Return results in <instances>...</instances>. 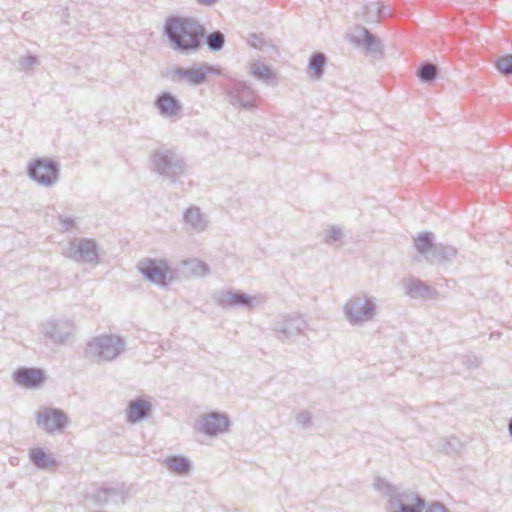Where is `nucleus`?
Listing matches in <instances>:
<instances>
[{
    "mask_svg": "<svg viewBox=\"0 0 512 512\" xmlns=\"http://www.w3.org/2000/svg\"><path fill=\"white\" fill-rule=\"evenodd\" d=\"M163 34L172 50L182 55H191L203 47L204 26L192 17L168 16Z\"/></svg>",
    "mask_w": 512,
    "mask_h": 512,
    "instance_id": "obj_1",
    "label": "nucleus"
},
{
    "mask_svg": "<svg viewBox=\"0 0 512 512\" xmlns=\"http://www.w3.org/2000/svg\"><path fill=\"white\" fill-rule=\"evenodd\" d=\"M150 170L169 184H179L187 174L188 164L174 149L159 148L150 154Z\"/></svg>",
    "mask_w": 512,
    "mask_h": 512,
    "instance_id": "obj_2",
    "label": "nucleus"
},
{
    "mask_svg": "<svg viewBox=\"0 0 512 512\" xmlns=\"http://www.w3.org/2000/svg\"><path fill=\"white\" fill-rule=\"evenodd\" d=\"M126 342L122 336L109 334L94 337L86 345L87 356L100 360L112 361L125 350Z\"/></svg>",
    "mask_w": 512,
    "mask_h": 512,
    "instance_id": "obj_3",
    "label": "nucleus"
},
{
    "mask_svg": "<svg viewBox=\"0 0 512 512\" xmlns=\"http://www.w3.org/2000/svg\"><path fill=\"white\" fill-rule=\"evenodd\" d=\"M221 86L232 106L244 110H252L257 107L256 92L248 82L235 77H227V82Z\"/></svg>",
    "mask_w": 512,
    "mask_h": 512,
    "instance_id": "obj_4",
    "label": "nucleus"
},
{
    "mask_svg": "<svg viewBox=\"0 0 512 512\" xmlns=\"http://www.w3.org/2000/svg\"><path fill=\"white\" fill-rule=\"evenodd\" d=\"M343 313L346 320L353 326H359L371 321L377 314L375 298L354 296L343 306Z\"/></svg>",
    "mask_w": 512,
    "mask_h": 512,
    "instance_id": "obj_5",
    "label": "nucleus"
},
{
    "mask_svg": "<svg viewBox=\"0 0 512 512\" xmlns=\"http://www.w3.org/2000/svg\"><path fill=\"white\" fill-rule=\"evenodd\" d=\"M60 170L61 166L56 160L38 157L28 163L26 173L37 184L43 187H52L59 180Z\"/></svg>",
    "mask_w": 512,
    "mask_h": 512,
    "instance_id": "obj_6",
    "label": "nucleus"
},
{
    "mask_svg": "<svg viewBox=\"0 0 512 512\" xmlns=\"http://www.w3.org/2000/svg\"><path fill=\"white\" fill-rule=\"evenodd\" d=\"M98 250L99 247L94 238H74L63 250V255L77 263L97 266L101 262Z\"/></svg>",
    "mask_w": 512,
    "mask_h": 512,
    "instance_id": "obj_7",
    "label": "nucleus"
},
{
    "mask_svg": "<svg viewBox=\"0 0 512 512\" xmlns=\"http://www.w3.org/2000/svg\"><path fill=\"white\" fill-rule=\"evenodd\" d=\"M137 269L144 279L159 287L165 288L173 280L171 267L165 259L146 257L138 262Z\"/></svg>",
    "mask_w": 512,
    "mask_h": 512,
    "instance_id": "obj_8",
    "label": "nucleus"
},
{
    "mask_svg": "<svg viewBox=\"0 0 512 512\" xmlns=\"http://www.w3.org/2000/svg\"><path fill=\"white\" fill-rule=\"evenodd\" d=\"M133 496V485L125 482L104 483L92 495L94 504L106 507L111 504H124Z\"/></svg>",
    "mask_w": 512,
    "mask_h": 512,
    "instance_id": "obj_9",
    "label": "nucleus"
},
{
    "mask_svg": "<svg viewBox=\"0 0 512 512\" xmlns=\"http://www.w3.org/2000/svg\"><path fill=\"white\" fill-rule=\"evenodd\" d=\"M426 501L418 493L411 490L398 489L388 499L387 512H423Z\"/></svg>",
    "mask_w": 512,
    "mask_h": 512,
    "instance_id": "obj_10",
    "label": "nucleus"
},
{
    "mask_svg": "<svg viewBox=\"0 0 512 512\" xmlns=\"http://www.w3.org/2000/svg\"><path fill=\"white\" fill-rule=\"evenodd\" d=\"M305 319L297 314H287L275 321L273 332L277 339L285 341L301 335L307 328Z\"/></svg>",
    "mask_w": 512,
    "mask_h": 512,
    "instance_id": "obj_11",
    "label": "nucleus"
},
{
    "mask_svg": "<svg viewBox=\"0 0 512 512\" xmlns=\"http://www.w3.org/2000/svg\"><path fill=\"white\" fill-rule=\"evenodd\" d=\"M214 300L217 304L224 308H247L251 309L255 305V297L241 291V290H223L214 295Z\"/></svg>",
    "mask_w": 512,
    "mask_h": 512,
    "instance_id": "obj_12",
    "label": "nucleus"
},
{
    "mask_svg": "<svg viewBox=\"0 0 512 512\" xmlns=\"http://www.w3.org/2000/svg\"><path fill=\"white\" fill-rule=\"evenodd\" d=\"M74 322L68 319H50L43 324V333L54 344H64L73 334Z\"/></svg>",
    "mask_w": 512,
    "mask_h": 512,
    "instance_id": "obj_13",
    "label": "nucleus"
},
{
    "mask_svg": "<svg viewBox=\"0 0 512 512\" xmlns=\"http://www.w3.org/2000/svg\"><path fill=\"white\" fill-rule=\"evenodd\" d=\"M69 419L67 414L57 408H45L43 412L36 415V423L46 432L62 431L68 425Z\"/></svg>",
    "mask_w": 512,
    "mask_h": 512,
    "instance_id": "obj_14",
    "label": "nucleus"
},
{
    "mask_svg": "<svg viewBox=\"0 0 512 512\" xmlns=\"http://www.w3.org/2000/svg\"><path fill=\"white\" fill-rule=\"evenodd\" d=\"M198 425L199 431L212 437L228 432L231 421L227 414L214 411L203 415Z\"/></svg>",
    "mask_w": 512,
    "mask_h": 512,
    "instance_id": "obj_15",
    "label": "nucleus"
},
{
    "mask_svg": "<svg viewBox=\"0 0 512 512\" xmlns=\"http://www.w3.org/2000/svg\"><path fill=\"white\" fill-rule=\"evenodd\" d=\"M44 370L35 367H20L13 372V380L24 388H39L45 382Z\"/></svg>",
    "mask_w": 512,
    "mask_h": 512,
    "instance_id": "obj_16",
    "label": "nucleus"
},
{
    "mask_svg": "<svg viewBox=\"0 0 512 512\" xmlns=\"http://www.w3.org/2000/svg\"><path fill=\"white\" fill-rule=\"evenodd\" d=\"M153 406L143 397L130 400L126 408V421L136 424L151 417Z\"/></svg>",
    "mask_w": 512,
    "mask_h": 512,
    "instance_id": "obj_17",
    "label": "nucleus"
},
{
    "mask_svg": "<svg viewBox=\"0 0 512 512\" xmlns=\"http://www.w3.org/2000/svg\"><path fill=\"white\" fill-rule=\"evenodd\" d=\"M202 75L201 67L198 63H193L192 66L188 68L177 66L170 73L173 82H185L190 86H200L204 84Z\"/></svg>",
    "mask_w": 512,
    "mask_h": 512,
    "instance_id": "obj_18",
    "label": "nucleus"
},
{
    "mask_svg": "<svg viewBox=\"0 0 512 512\" xmlns=\"http://www.w3.org/2000/svg\"><path fill=\"white\" fill-rule=\"evenodd\" d=\"M155 107L163 117L177 116L182 110L181 102L170 92L164 91L156 96Z\"/></svg>",
    "mask_w": 512,
    "mask_h": 512,
    "instance_id": "obj_19",
    "label": "nucleus"
},
{
    "mask_svg": "<svg viewBox=\"0 0 512 512\" xmlns=\"http://www.w3.org/2000/svg\"><path fill=\"white\" fill-rule=\"evenodd\" d=\"M405 289L411 298L433 299L438 295L436 289L416 278L409 279L405 283Z\"/></svg>",
    "mask_w": 512,
    "mask_h": 512,
    "instance_id": "obj_20",
    "label": "nucleus"
},
{
    "mask_svg": "<svg viewBox=\"0 0 512 512\" xmlns=\"http://www.w3.org/2000/svg\"><path fill=\"white\" fill-rule=\"evenodd\" d=\"M360 29L362 38L354 37L352 41L357 45H361L367 53L382 55L384 46L380 38L365 27H361Z\"/></svg>",
    "mask_w": 512,
    "mask_h": 512,
    "instance_id": "obj_21",
    "label": "nucleus"
},
{
    "mask_svg": "<svg viewBox=\"0 0 512 512\" xmlns=\"http://www.w3.org/2000/svg\"><path fill=\"white\" fill-rule=\"evenodd\" d=\"M457 249L454 246L443 243H436L431 254L426 256L430 263L446 264L457 256Z\"/></svg>",
    "mask_w": 512,
    "mask_h": 512,
    "instance_id": "obj_22",
    "label": "nucleus"
},
{
    "mask_svg": "<svg viewBox=\"0 0 512 512\" xmlns=\"http://www.w3.org/2000/svg\"><path fill=\"white\" fill-rule=\"evenodd\" d=\"M183 222L196 232H203L208 226V221L198 206H190L183 213Z\"/></svg>",
    "mask_w": 512,
    "mask_h": 512,
    "instance_id": "obj_23",
    "label": "nucleus"
},
{
    "mask_svg": "<svg viewBox=\"0 0 512 512\" xmlns=\"http://www.w3.org/2000/svg\"><path fill=\"white\" fill-rule=\"evenodd\" d=\"M249 73L265 84H276V73L261 61L250 63Z\"/></svg>",
    "mask_w": 512,
    "mask_h": 512,
    "instance_id": "obj_24",
    "label": "nucleus"
},
{
    "mask_svg": "<svg viewBox=\"0 0 512 512\" xmlns=\"http://www.w3.org/2000/svg\"><path fill=\"white\" fill-rule=\"evenodd\" d=\"M413 243L416 251L426 258L427 255L431 254L436 244L435 236L430 231H423L417 234Z\"/></svg>",
    "mask_w": 512,
    "mask_h": 512,
    "instance_id": "obj_25",
    "label": "nucleus"
},
{
    "mask_svg": "<svg viewBox=\"0 0 512 512\" xmlns=\"http://www.w3.org/2000/svg\"><path fill=\"white\" fill-rule=\"evenodd\" d=\"M168 469L178 475H187L192 469V462L184 456L172 455L165 459Z\"/></svg>",
    "mask_w": 512,
    "mask_h": 512,
    "instance_id": "obj_26",
    "label": "nucleus"
},
{
    "mask_svg": "<svg viewBox=\"0 0 512 512\" xmlns=\"http://www.w3.org/2000/svg\"><path fill=\"white\" fill-rule=\"evenodd\" d=\"M30 461L39 469H47L56 466L57 460L49 453H46L42 448H33L29 452Z\"/></svg>",
    "mask_w": 512,
    "mask_h": 512,
    "instance_id": "obj_27",
    "label": "nucleus"
},
{
    "mask_svg": "<svg viewBox=\"0 0 512 512\" xmlns=\"http://www.w3.org/2000/svg\"><path fill=\"white\" fill-rule=\"evenodd\" d=\"M327 57L322 52H314L308 61V69L314 79H320L325 72Z\"/></svg>",
    "mask_w": 512,
    "mask_h": 512,
    "instance_id": "obj_28",
    "label": "nucleus"
},
{
    "mask_svg": "<svg viewBox=\"0 0 512 512\" xmlns=\"http://www.w3.org/2000/svg\"><path fill=\"white\" fill-rule=\"evenodd\" d=\"M438 74V67L429 62L420 63L416 70V76L418 77L420 82L425 84L433 83L437 79Z\"/></svg>",
    "mask_w": 512,
    "mask_h": 512,
    "instance_id": "obj_29",
    "label": "nucleus"
},
{
    "mask_svg": "<svg viewBox=\"0 0 512 512\" xmlns=\"http://www.w3.org/2000/svg\"><path fill=\"white\" fill-rule=\"evenodd\" d=\"M203 44H206L211 52H219L225 45V35L220 30L204 33Z\"/></svg>",
    "mask_w": 512,
    "mask_h": 512,
    "instance_id": "obj_30",
    "label": "nucleus"
},
{
    "mask_svg": "<svg viewBox=\"0 0 512 512\" xmlns=\"http://www.w3.org/2000/svg\"><path fill=\"white\" fill-rule=\"evenodd\" d=\"M462 448V442L455 436L442 438L440 440V449L447 455H458Z\"/></svg>",
    "mask_w": 512,
    "mask_h": 512,
    "instance_id": "obj_31",
    "label": "nucleus"
},
{
    "mask_svg": "<svg viewBox=\"0 0 512 512\" xmlns=\"http://www.w3.org/2000/svg\"><path fill=\"white\" fill-rule=\"evenodd\" d=\"M497 71L505 77H512V54L498 57L494 63Z\"/></svg>",
    "mask_w": 512,
    "mask_h": 512,
    "instance_id": "obj_32",
    "label": "nucleus"
},
{
    "mask_svg": "<svg viewBox=\"0 0 512 512\" xmlns=\"http://www.w3.org/2000/svg\"><path fill=\"white\" fill-rule=\"evenodd\" d=\"M201 73L203 74V83L207 82L208 75H217L221 76L227 82V77H233L232 75L226 73L224 69L219 65H209L208 63H200Z\"/></svg>",
    "mask_w": 512,
    "mask_h": 512,
    "instance_id": "obj_33",
    "label": "nucleus"
},
{
    "mask_svg": "<svg viewBox=\"0 0 512 512\" xmlns=\"http://www.w3.org/2000/svg\"><path fill=\"white\" fill-rule=\"evenodd\" d=\"M364 8L366 10L375 11V15L373 17H371V19H370L371 22H378L381 19L390 15V13H391V10L388 6H385L379 2L369 3V4L365 5Z\"/></svg>",
    "mask_w": 512,
    "mask_h": 512,
    "instance_id": "obj_34",
    "label": "nucleus"
},
{
    "mask_svg": "<svg viewBox=\"0 0 512 512\" xmlns=\"http://www.w3.org/2000/svg\"><path fill=\"white\" fill-rule=\"evenodd\" d=\"M375 490L382 491L383 494L388 497V499L391 498V495L394 494L399 488L392 485L388 481H386L384 478L377 477L374 480L373 484Z\"/></svg>",
    "mask_w": 512,
    "mask_h": 512,
    "instance_id": "obj_35",
    "label": "nucleus"
},
{
    "mask_svg": "<svg viewBox=\"0 0 512 512\" xmlns=\"http://www.w3.org/2000/svg\"><path fill=\"white\" fill-rule=\"evenodd\" d=\"M18 64L20 71L28 73L32 66L39 64V59L33 54H27L18 59Z\"/></svg>",
    "mask_w": 512,
    "mask_h": 512,
    "instance_id": "obj_36",
    "label": "nucleus"
},
{
    "mask_svg": "<svg viewBox=\"0 0 512 512\" xmlns=\"http://www.w3.org/2000/svg\"><path fill=\"white\" fill-rule=\"evenodd\" d=\"M342 237V230L339 227L332 226L330 230L326 232L324 242L328 245H332L334 242L340 241Z\"/></svg>",
    "mask_w": 512,
    "mask_h": 512,
    "instance_id": "obj_37",
    "label": "nucleus"
},
{
    "mask_svg": "<svg viewBox=\"0 0 512 512\" xmlns=\"http://www.w3.org/2000/svg\"><path fill=\"white\" fill-rule=\"evenodd\" d=\"M248 44L255 49H262L266 44V39L263 34L250 33L248 38Z\"/></svg>",
    "mask_w": 512,
    "mask_h": 512,
    "instance_id": "obj_38",
    "label": "nucleus"
},
{
    "mask_svg": "<svg viewBox=\"0 0 512 512\" xmlns=\"http://www.w3.org/2000/svg\"><path fill=\"white\" fill-rule=\"evenodd\" d=\"M296 422L303 428H309L312 425V416L306 410L301 411L296 416Z\"/></svg>",
    "mask_w": 512,
    "mask_h": 512,
    "instance_id": "obj_39",
    "label": "nucleus"
},
{
    "mask_svg": "<svg viewBox=\"0 0 512 512\" xmlns=\"http://www.w3.org/2000/svg\"><path fill=\"white\" fill-rule=\"evenodd\" d=\"M192 264L194 265L192 271L195 275L204 276L209 272V267L207 264L200 260H194L192 261Z\"/></svg>",
    "mask_w": 512,
    "mask_h": 512,
    "instance_id": "obj_40",
    "label": "nucleus"
},
{
    "mask_svg": "<svg viewBox=\"0 0 512 512\" xmlns=\"http://www.w3.org/2000/svg\"><path fill=\"white\" fill-rule=\"evenodd\" d=\"M424 509V512H450L447 507L440 501H433L432 503L426 505Z\"/></svg>",
    "mask_w": 512,
    "mask_h": 512,
    "instance_id": "obj_41",
    "label": "nucleus"
},
{
    "mask_svg": "<svg viewBox=\"0 0 512 512\" xmlns=\"http://www.w3.org/2000/svg\"><path fill=\"white\" fill-rule=\"evenodd\" d=\"M59 220L62 223V227L64 231H69L74 228L76 223L75 220L71 217H64L62 215L59 216Z\"/></svg>",
    "mask_w": 512,
    "mask_h": 512,
    "instance_id": "obj_42",
    "label": "nucleus"
},
{
    "mask_svg": "<svg viewBox=\"0 0 512 512\" xmlns=\"http://www.w3.org/2000/svg\"><path fill=\"white\" fill-rule=\"evenodd\" d=\"M465 363L469 364L473 368L479 367V361L475 355H468L466 356Z\"/></svg>",
    "mask_w": 512,
    "mask_h": 512,
    "instance_id": "obj_43",
    "label": "nucleus"
},
{
    "mask_svg": "<svg viewBox=\"0 0 512 512\" xmlns=\"http://www.w3.org/2000/svg\"><path fill=\"white\" fill-rule=\"evenodd\" d=\"M363 16L365 17L366 21L368 22H371V17H373L375 15V11L373 10H366L364 7H363Z\"/></svg>",
    "mask_w": 512,
    "mask_h": 512,
    "instance_id": "obj_44",
    "label": "nucleus"
},
{
    "mask_svg": "<svg viewBox=\"0 0 512 512\" xmlns=\"http://www.w3.org/2000/svg\"><path fill=\"white\" fill-rule=\"evenodd\" d=\"M196 1L203 5H212L217 2V0H196Z\"/></svg>",
    "mask_w": 512,
    "mask_h": 512,
    "instance_id": "obj_45",
    "label": "nucleus"
},
{
    "mask_svg": "<svg viewBox=\"0 0 512 512\" xmlns=\"http://www.w3.org/2000/svg\"><path fill=\"white\" fill-rule=\"evenodd\" d=\"M508 431H509V435L512 438V418L508 422Z\"/></svg>",
    "mask_w": 512,
    "mask_h": 512,
    "instance_id": "obj_46",
    "label": "nucleus"
},
{
    "mask_svg": "<svg viewBox=\"0 0 512 512\" xmlns=\"http://www.w3.org/2000/svg\"><path fill=\"white\" fill-rule=\"evenodd\" d=\"M168 76H169V73H168V72H167V73H162V77L166 78V77H168Z\"/></svg>",
    "mask_w": 512,
    "mask_h": 512,
    "instance_id": "obj_47",
    "label": "nucleus"
}]
</instances>
